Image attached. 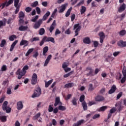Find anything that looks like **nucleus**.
I'll return each mask as SVG.
<instances>
[{"mask_svg": "<svg viewBox=\"0 0 126 126\" xmlns=\"http://www.w3.org/2000/svg\"><path fill=\"white\" fill-rule=\"evenodd\" d=\"M28 69H29V66L28 65H25L22 71L20 68H19L16 72V74L18 75V79H21L22 76H24L26 74V72H27L26 70H28Z\"/></svg>", "mask_w": 126, "mask_h": 126, "instance_id": "f257e3e1", "label": "nucleus"}, {"mask_svg": "<svg viewBox=\"0 0 126 126\" xmlns=\"http://www.w3.org/2000/svg\"><path fill=\"white\" fill-rule=\"evenodd\" d=\"M41 94H42V90H41V88L38 87L34 91L33 94L32 95V97L36 98L37 97H40V96H41Z\"/></svg>", "mask_w": 126, "mask_h": 126, "instance_id": "f03ea898", "label": "nucleus"}, {"mask_svg": "<svg viewBox=\"0 0 126 126\" xmlns=\"http://www.w3.org/2000/svg\"><path fill=\"white\" fill-rule=\"evenodd\" d=\"M8 104V102H7V101H5L2 105V109L3 111H6V113H7V114L11 112V108L7 106Z\"/></svg>", "mask_w": 126, "mask_h": 126, "instance_id": "7ed1b4c3", "label": "nucleus"}, {"mask_svg": "<svg viewBox=\"0 0 126 126\" xmlns=\"http://www.w3.org/2000/svg\"><path fill=\"white\" fill-rule=\"evenodd\" d=\"M19 3V0H14V5L16 7V10L15 11V14H17L19 12V9L20 8V5Z\"/></svg>", "mask_w": 126, "mask_h": 126, "instance_id": "20e7f679", "label": "nucleus"}, {"mask_svg": "<svg viewBox=\"0 0 126 126\" xmlns=\"http://www.w3.org/2000/svg\"><path fill=\"white\" fill-rule=\"evenodd\" d=\"M37 80H38V76H37V74L34 73L32 78V85H35V84H37Z\"/></svg>", "mask_w": 126, "mask_h": 126, "instance_id": "39448f33", "label": "nucleus"}, {"mask_svg": "<svg viewBox=\"0 0 126 126\" xmlns=\"http://www.w3.org/2000/svg\"><path fill=\"white\" fill-rule=\"evenodd\" d=\"M14 0H9L8 1H5L4 2L2 3V7L1 8V9H3L5 6L7 7L9 6L10 4H12Z\"/></svg>", "mask_w": 126, "mask_h": 126, "instance_id": "423d86ee", "label": "nucleus"}, {"mask_svg": "<svg viewBox=\"0 0 126 126\" xmlns=\"http://www.w3.org/2000/svg\"><path fill=\"white\" fill-rule=\"evenodd\" d=\"M80 28H81V27L79 26V24H76L74 25L73 30H75L76 29L75 31V33L74 35L75 37L78 35V32L80 31Z\"/></svg>", "mask_w": 126, "mask_h": 126, "instance_id": "0eeeda50", "label": "nucleus"}, {"mask_svg": "<svg viewBox=\"0 0 126 126\" xmlns=\"http://www.w3.org/2000/svg\"><path fill=\"white\" fill-rule=\"evenodd\" d=\"M87 71H88V73L87 74V76H94V75H95L94 71L92 69L91 67H87Z\"/></svg>", "mask_w": 126, "mask_h": 126, "instance_id": "6e6552de", "label": "nucleus"}, {"mask_svg": "<svg viewBox=\"0 0 126 126\" xmlns=\"http://www.w3.org/2000/svg\"><path fill=\"white\" fill-rule=\"evenodd\" d=\"M42 23H43V21L42 19H39L36 23L34 24L33 28H34V29H38L40 28V26H41Z\"/></svg>", "mask_w": 126, "mask_h": 126, "instance_id": "1a4fd4ad", "label": "nucleus"}, {"mask_svg": "<svg viewBox=\"0 0 126 126\" xmlns=\"http://www.w3.org/2000/svg\"><path fill=\"white\" fill-rule=\"evenodd\" d=\"M58 105H63V103L61 102V99L59 96L56 97L55 102L54 103V107H57Z\"/></svg>", "mask_w": 126, "mask_h": 126, "instance_id": "9d476101", "label": "nucleus"}, {"mask_svg": "<svg viewBox=\"0 0 126 126\" xmlns=\"http://www.w3.org/2000/svg\"><path fill=\"white\" fill-rule=\"evenodd\" d=\"M118 46L121 47V48H125L126 47V41H124L123 40H119L117 43Z\"/></svg>", "mask_w": 126, "mask_h": 126, "instance_id": "9b49d317", "label": "nucleus"}, {"mask_svg": "<svg viewBox=\"0 0 126 126\" xmlns=\"http://www.w3.org/2000/svg\"><path fill=\"white\" fill-rule=\"evenodd\" d=\"M44 37L46 42H51V43H55V38L54 37H48L47 36H44Z\"/></svg>", "mask_w": 126, "mask_h": 126, "instance_id": "f8f14e48", "label": "nucleus"}, {"mask_svg": "<svg viewBox=\"0 0 126 126\" xmlns=\"http://www.w3.org/2000/svg\"><path fill=\"white\" fill-rule=\"evenodd\" d=\"M51 59H52V55L50 54L47 56V58L45 61L44 66H47V65H48L49 63H50V61H51Z\"/></svg>", "mask_w": 126, "mask_h": 126, "instance_id": "ddd939ff", "label": "nucleus"}, {"mask_svg": "<svg viewBox=\"0 0 126 126\" xmlns=\"http://www.w3.org/2000/svg\"><path fill=\"white\" fill-rule=\"evenodd\" d=\"M117 90V87L115 85H113L110 90L108 91V94H113L115 93V91Z\"/></svg>", "mask_w": 126, "mask_h": 126, "instance_id": "4468645a", "label": "nucleus"}, {"mask_svg": "<svg viewBox=\"0 0 126 126\" xmlns=\"http://www.w3.org/2000/svg\"><path fill=\"white\" fill-rule=\"evenodd\" d=\"M17 109L18 111H20V110L23 109V103H22V101H18L17 103Z\"/></svg>", "mask_w": 126, "mask_h": 126, "instance_id": "2eb2a0df", "label": "nucleus"}, {"mask_svg": "<svg viewBox=\"0 0 126 126\" xmlns=\"http://www.w3.org/2000/svg\"><path fill=\"white\" fill-rule=\"evenodd\" d=\"M104 100H105V98L101 95H97L95 97L96 102H102V101H104Z\"/></svg>", "mask_w": 126, "mask_h": 126, "instance_id": "dca6fc26", "label": "nucleus"}, {"mask_svg": "<svg viewBox=\"0 0 126 126\" xmlns=\"http://www.w3.org/2000/svg\"><path fill=\"white\" fill-rule=\"evenodd\" d=\"M66 6H67V3L63 4L59 10V13H63V11H64L66 9Z\"/></svg>", "mask_w": 126, "mask_h": 126, "instance_id": "f3484780", "label": "nucleus"}, {"mask_svg": "<svg viewBox=\"0 0 126 126\" xmlns=\"http://www.w3.org/2000/svg\"><path fill=\"white\" fill-rule=\"evenodd\" d=\"M83 42L84 44H89L91 43V39H90V38L86 37L83 39Z\"/></svg>", "mask_w": 126, "mask_h": 126, "instance_id": "a211bd4d", "label": "nucleus"}, {"mask_svg": "<svg viewBox=\"0 0 126 126\" xmlns=\"http://www.w3.org/2000/svg\"><path fill=\"white\" fill-rule=\"evenodd\" d=\"M29 44L28 41L22 39L20 43V46H23L25 45L24 47H27V46H28Z\"/></svg>", "mask_w": 126, "mask_h": 126, "instance_id": "6ab92c4d", "label": "nucleus"}, {"mask_svg": "<svg viewBox=\"0 0 126 126\" xmlns=\"http://www.w3.org/2000/svg\"><path fill=\"white\" fill-rule=\"evenodd\" d=\"M126 5L125 3H124L118 9L119 12H123L124 10H126Z\"/></svg>", "mask_w": 126, "mask_h": 126, "instance_id": "aec40b11", "label": "nucleus"}, {"mask_svg": "<svg viewBox=\"0 0 126 126\" xmlns=\"http://www.w3.org/2000/svg\"><path fill=\"white\" fill-rule=\"evenodd\" d=\"M17 43H18V40H15L12 43L10 48V52H12L13 51L14 47H15Z\"/></svg>", "mask_w": 126, "mask_h": 126, "instance_id": "412c9836", "label": "nucleus"}, {"mask_svg": "<svg viewBox=\"0 0 126 126\" xmlns=\"http://www.w3.org/2000/svg\"><path fill=\"white\" fill-rule=\"evenodd\" d=\"M49 51V47L45 46L43 49V56H44V57H46L47 56V53H48V51Z\"/></svg>", "mask_w": 126, "mask_h": 126, "instance_id": "4be33fe9", "label": "nucleus"}, {"mask_svg": "<svg viewBox=\"0 0 126 126\" xmlns=\"http://www.w3.org/2000/svg\"><path fill=\"white\" fill-rule=\"evenodd\" d=\"M74 86V83H68L64 85V88H71Z\"/></svg>", "mask_w": 126, "mask_h": 126, "instance_id": "5701e85b", "label": "nucleus"}, {"mask_svg": "<svg viewBox=\"0 0 126 126\" xmlns=\"http://www.w3.org/2000/svg\"><path fill=\"white\" fill-rule=\"evenodd\" d=\"M28 29V26H21L19 28V31H26Z\"/></svg>", "mask_w": 126, "mask_h": 126, "instance_id": "b1692460", "label": "nucleus"}, {"mask_svg": "<svg viewBox=\"0 0 126 126\" xmlns=\"http://www.w3.org/2000/svg\"><path fill=\"white\" fill-rule=\"evenodd\" d=\"M71 102L74 106H76L77 105V99L75 97H73L72 98V99L71 100Z\"/></svg>", "mask_w": 126, "mask_h": 126, "instance_id": "393cba45", "label": "nucleus"}, {"mask_svg": "<svg viewBox=\"0 0 126 126\" xmlns=\"http://www.w3.org/2000/svg\"><path fill=\"white\" fill-rule=\"evenodd\" d=\"M82 106L83 107L84 111H87L88 107H87V103L85 101H83L82 103Z\"/></svg>", "mask_w": 126, "mask_h": 126, "instance_id": "a878e982", "label": "nucleus"}, {"mask_svg": "<svg viewBox=\"0 0 126 126\" xmlns=\"http://www.w3.org/2000/svg\"><path fill=\"white\" fill-rule=\"evenodd\" d=\"M83 122H84V120H81L79 121H78L76 123H74L73 125V126H81V124H83Z\"/></svg>", "mask_w": 126, "mask_h": 126, "instance_id": "bb28decb", "label": "nucleus"}, {"mask_svg": "<svg viewBox=\"0 0 126 126\" xmlns=\"http://www.w3.org/2000/svg\"><path fill=\"white\" fill-rule=\"evenodd\" d=\"M95 88H96V87H93V84H90L89 85V89H88V91H93L94 90H95Z\"/></svg>", "mask_w": 126, "mask_h": 126, "instance_id": "cd10ccee", "label": "nucleus"}, {"mask_svg": "<svg viewBox=\"0 0 126 126\" xmlns=\"http://www.w3.org/2000/svg\"><path fill=\"white\" fill-rule=\"evenodd\" d=\"M71 10H72V7H70L67 11L65 13V17H68L69 15H70V12H71Z\"/></svg>", "mask_w": 126, "mask_h": 126, "instance_id": "c85d7f7f", "label": "nucleus"}, {"mask_svg": "<svg viewBox=\"0 0 126 126\" xmlns=\"http://www.w3.org/2000/svg\"><path fill=\"white\" fill-rule=\"evenodd\" d=\"M17 37L15 34H12L9 36V41H14V39H16Z\"/></svg>", "mask_w": 126, "mask_h": 126, "instance_id": "c756f323", "label": "nucleus"}, {"mask_svg": "<svg viewBox=\"0 0 126 126\" xmlns=\"http://www.w3.org/2000/svg\"><path fill=\"white\" fill-rule=\"evenodd\" d=\"M6 44V40L5 39H2L1 41V43L0 44V48H3L4 47V45Z\"/></svg>", "mask_w": 126, "mask_h": 126, "instance_id": "7c9ffc66", "label": "nucleus"}, {"mask_svg": "<svg viewBox=\"0 0 126 126\" xmlns=\"http://www.w3.org/2000/svg\"><path fill=\"white\" fill-rule=\"evenodd\" d=\"M86 11V7L84 6H82L80 9L81 14H83Z\"/></svg>", "mask_w": 126, "mask_h": 126, "instance_id": "2f4dec72", "label": "nucleus"}, {"mask_svg": "<svg viewBox=\"0 0 126 126\" xmlns=\"http://www.w3.org/2000/svg\"><path fill=\"white\" fill-rule=\"evenodd\" d=\"M25 17V15L24 14V13H23V11H21V12H19V18L20 19H23V18H24Z\"/></svg>", "mask_w": 126, "mask_h": 126, "instance_id": "473e14b6", "label": "nucleus"}, {"mask_svg": "<svg viewBox=\"0 0 126 126\" xmlns=\"http://www.w3.org/2000/svg\"><path fill=\"white\" fill-rule=\"evenodd\" d=\"M58 109L60 111H65V110H66V107H65V106L60 105L58 107Z\"/></svg>", "mask_w": 126, "mask_h": 126, "instance_id": "72a5a7b5", "label": "nucleus"}, {"mask_svg": "<svg viewBox=\"0 0 126 126\" xmlns=\"http://www.w3.org/2000/svg\"><path fill=\"white\" fill-rule=\"evenodd\" d=\"M33 51H34V48H31L29 49L26 54V57H28V56H29L30 54L33 52Z\"/></svg>", "mask_w": 126, "mask_h": 126, "instance_id": "f704fd0d", "label": "nucleus"}, {"mask_svg": "<svg viewBox=\"0 0 126 126\" xmlns=\"http://www.w3.org/2000/svg\"><path fill=\"white\" fill-rule=\"evenodd\" d=\"M52 82H53V80H50L48 81L47 82H45V87L46 88H48L49 87V86L51 85L52 84Z\"/></svg>", "mask_w": 126, "mask_h": 126, "instance_id": "c9c22d12", "label": "nucleus"}, {"mask_svg": "<svg viewBox=\"0 0 126 126\" xmlns=\"http://www.w3.org/2000/svg\"><path fill=\"white\" fill-rule=\"evenodd\" d=\"M0 120L2 123H4L6 122V116H0Z\"/></svg>", "mask_w": 126, "mask_h": 126, "instance_id": "e433bc0d", "label": "nucleus"}, {"mask_svg": "<svg viewBox=\"0 0 126 126\" xmlns=\"http://www.w3.org/2000/svg\"><path fill=\"white\" fill-rule=\"evenodd\" d=\"M107 108L108 107H107V106H102L99 108V112H104V111H106V110H107Z\"/></svg>", "mask_w": 126, "mask_h": 126, "instance_id": "4c0bfd02", "label": "nucleus"}, {"mask_svg": "<svg viewBox=\"0 0 126 126\" xmlns=\"http://www.w3.org/2000/svg\"><path fill=\"white\" fill-rule=\"evenodd\" d=\"M39 35H43L45 34V29L44 28H41L39 30Z\"/></svg>", "mask_w": 126, "mask_h": 126, "instance_id": "58836bf2", "label": "nucleus"}, {"mask_svg": "<svg viewBox=\"0 0 126 126\" xmlns=\"http://www.w3.org/2000/svg\"><path fill=\"white\" fill-rule=\"evenodd\" d=\"M126 34V31L125 30H123L119 32L120 36H125Z\"/></svg>", "mask_w": 126, "mask_h": 126, "instance_id": "ea45409f", "label": "nucleus"}, {"mask_svg": "<svg viewBox=\"0 0 126 126\" xmlns=\"http://www.w3.org/2000/svg\"><path fill=\"white\" fill-rule=\"evenodd\" d=\"M85 99V95H84V94H82L80 97L79 101L81 103H83V101H84Z\"/></svg>", "mask_w": 126, "mask_h": 126, "instance_id": "a19ab883", "label": "nucleus"}, {"mask_svg": "<svg viewBox=\"0 0 126 126\" xmlns=\"http://www.w3.org/2000/svg\"><path fill=\"white\" fill-rule=\"evenodd\" d=\"M68 66V63L66 62H64L63 65H62V67L63 68V69H65V68H66Z\"/></svg>", "mask_w": 126, "mask_h": 126, "instance_id": "79ce46f5", "label": "nucleus"}, {"mask_svg": "<svg viewBox=\"0 0 126 126\" xmlns=\"http://www.w3.org/2000/svg\"><path fill=\"white\" fill-rule=\"evenodd\" d=\"M40 116H41V113H38L36 114V115L33 117V120H37V119H38V118H40Z\"/></svg>", "mask_w": 126, "mask_h": 126, "instance_id": "37998d69", "label": "nucleus"}, {"mask_svg": "<svg viewBox=\"0 0 126 126\" xmlns=\"http://www.w3.org/2000/svg\"><path fill=\"white\" fill-rule=\"evenodd\" d=\"M45 42H46V39L44 37V36L43 37V38H42V40L41 41V42L39 43V46H42V45H44V43H45Z\"/></svg>", "mask_w": 126, "mask_h": 126, "instance_id": "c03bdc74", "label": "nucleus"}, {"mask_svg": "<svg viewBox=\"0 0 126 126\" xmlns=\"http://www.w3.org/2000/svg\"><path fill=\"white\" fill-rule=\"evenodd\" d=\"M93 42L94 43V48H97V47H98V46H99V42H98V41H93Z\"/></svg>", "mask_w": 126, "mask_h": 126, "instance_id": "a18cd8bd", "label": "nucleus"}, {"mask_svg": "<svg viewBox=\"0 0 126 126\" xmlns=\"http://www.w3.org/2000/svg\"><path fill=\"white\" fill-rule=\"evenodd\" d=\"M122 73L123 74V76H126V67L124 66L122 70Z\"/></svg>", "mask_w": 126, "mask_h": 126, "instance_id": "49530a36", "label": "nucleus"}, {"mask_svg": "<svg viewBox=\"0 0 126 126\" xmlns=\"http://www.w3.org/2000/svg\"><path fill=\"white\" fill-rule=\"evenodd\" d=\"M126 81V76H124L122 79L121 80V83L123 84Z\"/></svg>", "mask_w": 126, "mask_h": 126, "instance_id": "de8ad7c7", "label": "nucleus"}, {"mask_svg": "<svg viewBox=\"0 0 126 126\" xmlns=\"http://www.w3.org/2000/svg\"><path fill=\"white\" fill-rule=\"evenodd\" d=\"M38 18H39V16L36 15L34 18H33L31 20V21H32V22H36V21H37V19H38Z\"/></svg>", "mask_w": 126, "mask_h": 126, "instance_id": "09e8293b", "label": "nucleus"}, {"mask_svg": "<svg viewBox=\"0 0 126 126\" xmlns=\"http://www.w3.org/2000/svg\"><path fill=\"white\" fill-rule=\"evenodd\" d=\"M71 74H72V72L71 71L69 73L66 74L65 75H63V77L64 78H66V77H68V76H70V75H71Z\"/></svg>", "mask_w": 126, "mask_h": 126, "instance_id": "8fccbe9b", "label": "nucleus"}, {"mask_svg": "<svg viewBox=\"0 0 126 126\" xmlns=\"http://www.w3.org/2000/svg\"><path fill=\"white\" fill-rule=\"evenodd\" d=\"M122 96H123V92H120L117 96V100H119V99H120V98H121V97H122Z\"/></svg>", "mask_w": 126, "mask_h": 126, "instance_id": "3c124183", "label": "nucleus"}, {"mask_svg": "<svg viewBox=\"0 0 126 126\" xmlns=\"http://www.w3.org/2000/svg\"><path fill=\"white\" fill-rule=\"evenodd\" d=\"M96 104V102L95 101H89L88 103V105L89 107H91L92 105H95Z\"/></svg>", "mask_w": 126, "mask_h": 126, "instance_id": "603ef678", "label": "nucleus"}, {"mask_svg": "<svg viewBox=\"0 0 126 126\" xmlns=\"http://www.w3.org/2000/svg\"><path fill=\"white\" fill-rule=\"evenodd\" d=\"M25 11H26V12H28V13L30 12V11H32V8L30 7H27L26 8Z\"/></svg>", "mask_w": 126, "mask_h": 126, "instance_id": "864d4df0", "label": "nucleus"}, {"mask_svg": "<svg viewBox=\"0 0 126 126\" xmlns=\"http://www.w3.org/2000/svg\"><path fill=\"white\" fill-rule=\"evenodd\" d=\"M54 111V108L52 107V105H50L48 107V111L51 113Z\"/></svg>", "mask_w": 126, "mask_h": 126, "instance_id": "5fc2aeb1", "label": "nucleus"}, {"mask_svg": "<svg viewBox=\"0 0 126 126\" xmlns=\"http://www.w3.org/2000/svg\"><path fill=\"white\" fill-rule=\"evenodd\" d=\"M35 9H36L37 14H41V9H40V8L39 7H36Z\"/></svg>", "mask_w": 126, "mask_h": 126, "instance_id": "6e6d98bb", "label": "nucleus"}, {"mask_svg": "<svg viewBox=\"0 0 126 126\" xmlns=\"http://www.w3.org/2000/svg\"><path fill=\"white\" fill-rule=\"evenodd\" d=\"M37 5H38V1H35L33 2V3H32V7H36V6H37Z\"/></svg>", "mask_w": 126, "mask_h": 126, "instance_id": "4d7b16f0", "label": "nucleus"}, {"mask_svg": "<svg viewBox=\"0 0 126 126\" xmlns=\"http://www.w3.org/2000/svg\"><path fill=\"white\" fill-rule=\"evenodd\" d=\"M6 69H7V68L6 67V65H3L1 67V71H6Z\"/></svg>", "mask_w": 126, "mask_h": 126, "instance_id": "13d9d810", "label": "nucleus"}, {"mask_svg": "<svg viewBox=\"0 0 126 126\" xmlns=\"http://www.w3.org/2000/svg\"><path fill=\"white\" fill-rule=\"evenodd\" d=\"M13 19L12 18H9L7 22V24H10V23H11V22H13Z\"/></svg>", "mask_w": 126, "mask_h": 126, "instance_id": "bf43d9fd", "label": "nucleus"}, {"mask_svg": "<svg viewBox=\"0 0 126 126\" xmlns=\"http://www.w3.org/2000/svg\"><path fill=\"white\" fill-rule=\"evenodd\" d=\"M98 118H100V114L94 115L93 116V120H96V119H98Z\"/></svg>", "mask_w": 126, "mask_h": 126, "instance_id": "052dcab7", "label": "nucleus"}, {"mask_svg": "<svg viewBox=\"0 0 126 126\" xmlns=\"http://www.w3.org/2000/svg\"><path fill=\"white\" fill-rule=\"evenodd\" d=\"M98 35L100 38H105V36L104 35V32H100Z\"/></svg>", "mask_w": 126, "mask_h": 126, "instance_id": "680f3d73", "label": "nucleus"}, {"mask_svg": "<svg viewBox=\"0 0 126 126\" xmlns=\"http://www.w3.org/2000/svg\"><path fill=\"white\" fill-rule=\"evenodd\" d=\"M98 5L96 4V2L95 1H93L92 2V7H97Z\"/></svg>", "mask_w": 126, "mask_h": 126, "instance_id": "e2e57ef3", "label": "nucleus"}, {"mask_svg": "<svg viewBox=\"0 0 126 126\" xmlns=\"http://www.w3.org/2000/svg\"><path fill=\"white\" fill-rule=\"evenodd\" d=\"M116 112V108L115 107L112 108L110 110V114H114Z\"/></svg>", "mask_w": 126, "mask_h": 126, "instance_id": "0e129e2a", "label": "nucleus"}, {"mask_svg": "<svg viewBox=\"0 0 126 126\" xmlns=\"http://www.w3.org/2000/svg\"><path fill=\"white\" fill-rule=\"evenodd\" d=\"M39 37H33L32 39V42H34V41H39Z\"/></svg>", "mask_w": 126, "mask_h": 126, "instance_id": "69168bd1", "label": "nucleus"}, {"mask_svg": "<svg viewBox=\"0 0 126 126\" xmlns=\"http://www.w3.org/2000/svg\"><path fill=\"white\" fill-rule=\"evenodd\" d=\"M120 51L115 52L113 53L114 57H117V56H119V55H120Z\"/></svg>", "mask_w": 126, "mask_h": 126, "instance_id": "338daca9", "label": "nucleus"}, {"mask_svg": "<svg viewBox=\"0 0 126 126\" xmlns=\"http://www.w3.org/2000/svg\"><path fill=\"white\" fill-rule=\"evenodd\" d=\"M15 126H20V123L19 121H16L15 123Z\"/></svg>", "mask_w": 126, "mask_h": 126, "instance_id": "774afa93", "label": "nucleus"}]
</instances>
